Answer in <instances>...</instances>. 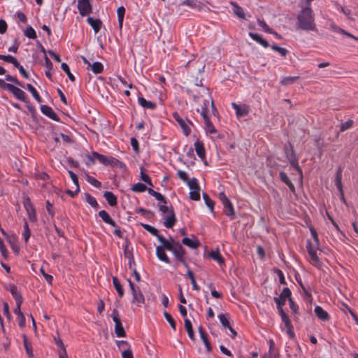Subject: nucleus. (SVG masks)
I'll return each instance as SVG.
<instances>
[{"instance_id": "1", "label": "nucleus", "mask_w": 358, "mask_h": 358, "mask_svg": "<svg viewBox=\"0 0 358 358\" xmlns=\"http://www.w3.org/2000/svg\"><path fill=\"white\" fill-rule=\"evenodd\" d=\"M297 25L300 29L315 31L316 24L312 9L307 6L303 8L297 16Z\"/></svg>"}, {"instance_id": "2", "label": "nucleus", "mask_w": 358, "mask_h": 358, "mask_svg": "<svg viewBox=\"0 0 358 358\" xmlns=\"http://www.w3.org/2000/svg\"><path fill=\"white\" fill-rule=\"evenodd\" d=\"M202 79L199 80L196 78L190 81L189 87L186 89L188 94L191 95L195 101H199L201 98H210L208 88L203 87L201 83Z\"/></svg>"}, {"instance_id": "3", "label": "nucleus", "mask_w": 358, "mask_h": 358, "mask_svg": "<svg viewBox=\"0 0 358 358\" xmlns=\"http://www.w3.org/2000/svg\"><path fill=\"white\" fill-rule=\"evenodd\" d=\"M219 199L222 201L224 206V213L230 219L235 217V210L234 206L229 199L227 197L224 192L219 194Z\"/></svg>"}, {"instance_id": "4", "label": "nucleus", "mask_w": 358, "mask_h": 358, "mask_svg": "<svg viewBox=\"0 0 358 358\" xmlns=\"http://www.w3.org/2000/svg\"><path fill=\"white\" fill-rule=\"evenodd\" d=\"M284 149L286 154V157L288 161L289 162L290 164L295 169V170L299 173V175L302 176V171L298 164L297 159L296 157L291 143H289L288 145H285Z\"/></svg>"}, {"instance_id": "5", "label": "nucleus", "mask_w": 358, "mask_h": 358, "mask_svg": "<svg viewBox=\"0 0 358 358\" xmlns=\"http://www.w3.org/2000/svg\"><path fill=\"white\" fill-rule=\"evenodd\" d=\"M162 245H159L156 248V255L159 259H160L162 262H164L167 264L170 263V259L168 257L166 254L165 253V250H167L170 251L171 249H173V244L168 240L166 239V243L168 244V247H165L164 242H161Z\"/></svg>"}, {"instance_id": "6", "label": "nucleus", "mask_w": 358, "mask_h": 358, "mask_svg": "<svg viewBox=\"0 0 358 358\" xmlns=\"http://www.w3.org/2000/svg\"><path fill=\"white\" fill-rule=\"evenodd\" d=\"M92 156L95 159H98L101 164L106 166H110L112 167H115L119 161L113 157H107L96 152H92Z\"/></svg>"}, {"instance_id": "7", "label": "nucleus", "mask_w": 358, "mask_h": 358, "mask_svg": "<svg viewBox=\"0 0 358 358\" xmlns=\"http://www.w3.org/2000/svg\"><path fill=\"white\" fill-rule=\"evenodd\" d=\"M171 243L173 244V249L170 251H172L176 257L179 259L185 266L187 267V264L183 259V256L185 255V250L182 246L179 243H175L173 238H170Z\"/></svg>"}, {"instance_id": "8", "label": "nucleus", "mask_w": 358, "mask_h": 358, "mask_svg": "<svg viewBox=\"0 0 358 358\" xmlns=\"http://www.w3.org/2000/svg\"><path fill=\"white\" fill-rule=\"evenodd\" d=\"M78 9L80 15L85 16L92 13V5L90 0H78Z\"/></svg>"}, {"instance_id": "9", "label": "nucleus", "mask_w": 358, "mask_h": 358, "mask_svg": "<svg viewBox=\"0 0 358 358\" xmlns=\"http://www.w3.org/2000/svg\"><path fill=\"white\" fill-rule=\"evenodd\" d=\"M306 248H307V251L311 258V263L314 266L320 268L322 264L319 259V257L317 255L316 250L313 248V247L310 241H308L307 245H306Z\"/></svg>"}, {"instance_id": "10", "label": "nucleus", "mask_w": 358, "mask_h": 358, "mask_svg": "<svg viewBox=\"0 0 358 358\" xmlns=\"http://www.w3.org/2000/svg\"><path fill=\"white\" fill-rule=\"evenodd\" d=\"M342 171H343L342 167L340 166L338 169V171H337V172L336 173L335 185H336L338 190L339 191L341 201L343 203H345V196H344V192H343V185H342V182H341V180H342Z\"/></svg>"}, {"instance_id": "11", "label": "nucleus", "mask_w": 358, "mask_h": 358, "mask_svg": "<svg viewBox=\"0 0 358 358\" xmlns=\"http://www.w3.org/2000/svg\"><path fill=\"white\" fill-rule=\"evenodd\" d=\"M173 117L174 118V120H176V122H178V124L180 125V127H181L182 130V132L183 134L186 136H188L190 133H191V129L190 127H189V125L186 123V122L185 121V120H183L178 113H173Z\"/></svg>"}, {"instance_id": "12", "label": "nucleus", "mask_w": 358, "mask_h": 358, "mask_svg": "<svg viewBox=\"0 0 358 358\" xmlns=\"http://www.w3.org/2000/svg\"><path fill=\"white\" fill-rule=\"evenodd\" d=\"M291 294L290 289L288 287H285L282 289L279 297L274 298V301L276 303V305L284 306L285 304L286 299H289L291 297Z\"/></svg>"}, {"instance_id": "13", "label": "nucleus", "mask_w": 358, "mask_h": 358, "mask_svg": "<svg viewBox=\"0 0 358 358\" xmlns=\"http://www.w3.org/2000/svg\"><path fill=\"white\" fill-rule=\"evenodd\" d=\"M141 225L143 227V229H145L146 231H148L149 233H150L152 236H156L157 238L160 242H164L165 247L169 246L168 244H166V238L164 236H162V235L159 234L158 230L155 227H152L148 224H143V223H141Z\"/></svg>"}, {"instance_id": "14", "label": "nucleus", "mask_w": 358, "mask_h": 358, "mask_svg": "<svg viewBox=\"0 0 358 358\" xmlns=\"http://www.w3.org/2000/svg\"><path fill=\"white\" fill-rule=\"evenodd\" d=\"M9 92H10L17 99L24 102L28 103L29 99L25 94V92L21 89L14 86L13 85L10 87Z\"/></svg>"}, {"instance_id": "15", "label": "nucleus", "mask_w": 358, "mask_h": 358, "mask_svg": "<svg viewBox=\"0 0 358 358\" xmlns=\"http://www.w3.org/2000/svg\"><path fill=\"white\" fill-rule=\"evenodd\" d=\"M201 115L203 117L205 122L206 130L210 134H215L217 132L213 123L210 121L208 115L206 114V109H203L200 112Z\"/></svg>"}, {"instance_id": "16", "label": "nucleus", "mask_w": 358, "mask_h": 358, "mask_svg": "<svg viewBox=\"0 0 358 358\" xmlns=\"http://www.w3.org/2000/svg\"><path fill=\"white\" fill-rule=\"evenodd\" d=\"M131 294L133 296L131 303H136L139 307L145 303V297L140 288L132 292Z\"/></svg>"}, {"instance_id": "17", "label": "nucleus", "mask_w": 358, "mask_h": 358, "mask_svg": "<svg viewBox=\"0 0 358 358\" xmlns=\"http://www.w3.org/2000/svg\"><path fill=\"white\" fill-rule=\"evenodd\" d=\"M164 225L166 227V228H172L176 222V215H175V213H174V210H173V208L172 206H171V209L169 210V213L168 214L167 216H166V217L164 218Z\"/></svg>"}, {"instance_id": "18", "label": "nucleus", "mask_w": 358, "mask_h": 358, "mask_svg": "<svg viewBox=\"0 0 358 358\" xmlns=\"http://www.w3.org/2000/svg\"><path fill=\"white\" fill-rule=\"evenodd\" d=\"M41 110L44 115L50 119L57 122L59 121L58 115L54 112L51 107L46 105H43L41 107Z\"/></svg>"}, {"instance_id": "19", "label": "nucleus", "mask_w": 358, "mask_h": 358, "mask_svg": "<svg viewBox=\"0 0 358 358\" xmlns=\"http://www.w3.org/2000/svg\"><path fill=\"white\" fill-rule=\"evenodd\" d=\"M231 106L236 110V115L238 117L245 116L249 113V108L245 105L239 106L235 103H232Z\"/></svg>"}, {"instance_id": "20", "label": "nucleus", "mask_w": 358, "mask_h": 358, "mask_svg": "<svg viewBox=\"0 0 358 358\" xmlns=\"http://www.w3.org/2000/svg\"><path fill=\"white\" fill-rule=\"evenodd\" d=\"M88 24L92 27L95 34L98 33L102 25V22L99 19H94L92 17H88L87 19Z\"/></svg>"}, {"instance_id": "21", "label": "nucleus", "mask_w": 358, "mask_h": 358, "mask_svg": "<svg viewBox=\"0 0 358 358\" xmlns=\"http://www.w3.org/2000/svg\"><path fill=\"white\" fill-rule=\"evenodd\" d=\"M99 216L102 219V220L106 224H110L113 227H117V224L115 221L110 217V215L104 210H102L99 212Z\"/></svg>"}, {"instance_id": "22", "label": "nucleus", "mask_w": 358, "mask_h": 358, "mask_svg": "<svg viewBox=\"0 0 358 358\" xmlns=\"http://www.w3.org/2000/svg\"><path fill=\"white\" fill-rule=\"evenodd\" d=\"M8 290L10 292L13 297L15 299L16 303H22L23 299L20 293L17 291V288L14 285L9 286Z\"/></svg>"}, {"instance_id": "23", "label": "nucleus", "mask_w": 358, "mask_h": 358, "mask_svg": "<svg viewBox=\"0 0 358 358\" xmlns=\"http://www.w3.org/2000/svg\"><path fill=\"white\" fill-rule=\"evenodd\" d=\"M205 98L206 99H203V106L201 107V109L200 110V109L197 108L196 109L197 112L200 113L201 110L205 108L206 110V114L208 115L209 100L210 99L212 111H213V113L214 115H215L217 113V110L214 105L213 100L212 99L211 97L210 98L205 97Z\"/></svg>"}, {"instance_id": "24", "label": "nucleus", "mask_w": 358, "mask_h": 358, "mask_svg": "<svg viewBox=\"0 0 358 358\" xmlns=\"http://www.w3.org/2000/svg\"><path fill=\"white\" fill-rule=\"evenodd\" d=\"M315 313L317 317L322 321H327L329 319V315L327 312L319 306L315 308Z\"/></svg>"}, {"instance_id": "25", "label": "nucleus", "mask_w": 358, "mask_h": 358, "mask_svg": "<svg viewBox=\"0 0 358 358\" xmlns=\"http://www.w3.org/2000/svg\"><path fill=\"white\" fill-rule=\"evenodd\" d=\"M195 151L197 155L201 159H203L206 157V151L203 146V143L199 141H197L194 143Z\"/></svg>"}, {"instance_id": "26", "label": "nucleus", "mask_w": 358, "mask_h": 358, "mask_svg": "<svg viewBox=\"0 0 358 358\" xmlns=\"http://www.w3.org/2000/svg\"><path fill=\"white\" fill-rule=\"evenodd\" d=\"M103 197L110 206H115L117 205V196L113 192L108 191L105 192L103 193Z\"/></svg>"}, {"instance_id": "27", "label": "nucleus", "mask_w": 358, "mask_h": 358, "mask_svg": "<svg viewBox=\"0 0 358 358\" xmlns=\"http://www.w3.org/2000/svg\"><path fill=\"white\" fill-rule=\"evenodd\" d=\"M249 36L256 42L262 45L264 48H267L269 46V44L266 40L263 38L262 36L258 34L250 32Z\"/></svg>"}, {"instance_id": "28", "label": "nucleus", "mask_w": 358, "mask_h": 358, "mask_svg": "<svg viewBox=\"0 0 358 358\" xmlns=\"http://www.w3.org/2000/svg\"><path fill=\"white\" fill-rule=\"evenodd\" d=\"M182 243L192 249H196L200 246V243L197 239L192 240L187 237L182 238Z\"/></svg>"}, {"instance_id": "29", "label": "nucleus", "mask_w": 358, "mask_h": 358, "mask_svg": "<svg viewBox=\"0 0 358 358\" xmlns=\"http://www.w3.org/2000/svg\"><path fill=\"white\" fill-rule=\"evenodd\" d=\"M279 177H280V180L289 187L291 192H295V187H294V184L291 182L289 177L285 172H282V171L280 172Z\"/></svg>"}, {"instance_id": "30", "label": "nucleus", "mask_w": 358, "mask_h": 358, "mask_svg": "<svg viewBox=\"0 0 358 358\" xmlns=\"http://www.w3.org/2000/svg\"><path fill=\"white\" fill-rule=\"evenodd\" d=\"M230 3L233 6L234 13L241 19H245V15L243 9L235 2L231 1Z\"/></svg>"}, {"instance_id": "31", "label": "nucleus", "mask_w": 358, "mask_h": 358, "mask_svg": "<svg viewBox=\"0 0 358 358\" xmlns=\"http://www.w3.org/2000/svg\"><path fill=\"white\" fill-rule=\"evenodd\" d=\"M24 206L27 209L28 216H29L30 221L35 222L36 220V212H35V209H34V206H32V204H31L29 201L28 203L24 204Z\"/></svg>"}, {"instance_id": "32", "label": "nucleus", "mask_w": 358, "mask_h": 358, "mask_svg": "<svg viewBox=\"0 0 358 358\" xmlns=\"http://www.w3.org/2000/svg\"><path fill=\"white\" fill-rule=\"evenodd\" d=\"M22 338H23V344H24V347L25 348L26 352L28 355V356L29 357V358H32L34 356V354H33L31 345L28 341V339L25 334L22 335Z\"/></svg>"}, {"instance_id": "33", "label": "nucleus", "mask_w": 358, "mask_h": 358, "mask_svg": "<svg viewBox=\"0 0 358 358\" xmlns=\"http://www.w3.org/2000/svg\"><path fill=\"white\" fill-rule=\"evenodd\" d=\"M138 101V103L143 108L154 109L156 107V105L155 103H153L150 101H147L143 97H139Z\"/></svg>"}, {"instance_id": "34", "label": "nucleus", "mask_w": 358, "mask_h": 358, "mask_svg": "<svg viewBox=\"0 0 358 358\" xmlns=\"http://www.w3.org/2000/svg\"><path fill=\"white\" fill-rule=\"evenodd\" d=\"M209 257L215 261L217 262L220 265H222L224 262L223 257L221 256L219 252V250L211 251L209 253Z\"/></svg>"}, {"instance_id": "35", "label": "nucleus", "mask_w": 358, "mask_h": 358, "mask_svg": "<svg viewBox=\"0 0 358 358\" xmlns=\"http://www.w3.org/2000/svg\"><path fill=\"white\" fill-rule=\"evenodd\" d=\"M113 284L116 291L117 292L119 296L122 297L124 294V290L117 277H113Z\"/></svg>"}, {"instance_id": "36", "label": "nucleus", "mask_w": 358, "mask_h": 358, "mask_svg": "<svg viewBox=\"0 0 358 358\" xmlns=\"http://www.w3.org/2000/svg\"><path fill=\"white\" fill-rule=\"evenodd\" d=\"M185 328L188 334L189 337L192 339H194V333L192 328V324L189 319H185Z\"/></svg>"}, {"instance_id": "37", "label": "nucleus", "mask_w": 358, "mask_h": 358, "mask_svg": "<svg viewBox=\"0 0 358 358\" xmlns=\"http://www.w3.org/2000/svg\"><path fill=\"white\" fill-rule=\"evenodd\" d=\"M124 13H125V8L124 6H120L117 8V14L119 27L120 29L122 27Z\"/></svg>"}, {"instance_id": "38", "label": "nucleus", "mask_w": 358, "mask_h": 358, "mask_svg": "<svg viewBox=\"0 0 358 358\" xmlns=\"http://www.w3.org/2000/svg\"><path fill=\"white\" fill-rule=\"evenodd\" d=\"M90 67H91L92 71L95 74L101 73L103 70V64L99 62H96L93 63L92 64H91V66H90Z\"/></svg>"}, {"instance_id": "39", "label": "nucleus", "mask_w": 358, "mask_h": 358, "mask_svg": "<svg viewBox=\"0 0 358 358\" xmlns=\"http://www.w3.org/2000/svg\"><path fill=\"white\" fill-rule=\"evenodd\" d=\"M187 275L188 276V278L190 279L191 280V283L192 285V287L194 290L196 291H199L200 289V287H199V285L196 284V280H195V278H194V273L193 272L190 270V269H188L187 271Z\"/></svg>"}, {"instance_id": "40", "label": "nucleus", "mask_w": 358, "mask_h": 358, "mask_svg": "<svg viewBox=\"0 0 358 358\" xmlns=\"http://www.w3.org/2000/svg\"><path fill=\"white\" fill-rule=\"evenodd\" d=\"M218 317L220 319L221 324L224 328L228 329L231 327L227 314H220Z\"/></svg>"}, {"instance_id": "41", "label": "nucleus", "mask_w": 358, "mask_h": 358, "mask_svg": "<svg viewBox=\"0 0 358 358\" xmlns=\"http://www.w3.org/2000/svg\"><path fill=\"white\" fill-rule=\"evenodd\" d=\"M299 78V76L285 77L280 81V83L282 85H289L296 82Z\"/></svg>"}, {"instance_id": "42", "label": "nucleus", "mask_w": 358, "mask_h": 358, "mask_svg": "<svg viewBox=\"0 0 358 358\" xmlns=\"http://www.w3.org/2000/svg\"><path fill=\"white\" fill-rule=\"evenodd\" d=\"M85 199H86V201L93 208H98L99 207V204L96 201V200L95 199L94 197H93L92 196H91L90 194L88 193H86L85 194Z\"/></svg>"}, {"instance_id": "43", "label": "nucleus", "mask_w": 358, "mask_h": 358, "mask_svg": "<svg viewBox=\"0 0 358 358\" xmlns=\"http://www.w3.org/2000/svg\"><path fill=\"white\" fill-rule=\"evenodd\" d=\"M115 332L118 337H125L126 333L122 327V323L117 324H115Z\"/></svg>"}, {"instance_id": "44", "label": "nucleus", "mask_w": 358, "mask_h": 358, "mask_svg": "<svg viewBox=\"0 0 358 358\" xmlns=\"http://www.w3.org/2000/svg\"><path fill=\"white\" fill-rule=\"evenodd\" d=\"M203 198L206 205L210 208L211 212H213L215 205L214 201L209 197V196L206 193H203Z\"/></svg>"}, {"instance_id": "45", "label": "nucleus", "mask_w": 358, "mask_h": 358, "mask_svg": "<svg viewBox=\"0 0 358 358\" xmlns=\"http://www.w3.org/2000/svg\"><path fill=\"white\" fill-rule=\"evenodd\" d=\"M147 189L146 185L141 182L134 184L131 189L134 192H143Z\"/></svg>"}, {"instance_id": "46", "label": "nucleus", "mask_w": 358, "mask_h": 358, "mask_svg": "<svg viewBox=\"0 0 358 358\" xmlns=\"http://www.w3.org/2000/svg\"><path fill=\"white\" fill-rule=\"evenodd\" d=\"M61 68L67 74V76L71 81H72V82L75 81V77L71 73L70 69L66 63H62Z\"/></svg>"}, {"instance_id": "47", "label": "nucleus", "mask_w": 358, "mask_h": 358, "mask_svg": "<svg viewBox=\"0 0 358 358\" xmlns=\"http://www.w3.org/2000/svg\"><path fill=\"white\" fill-rule=\"evenodd\" d=\"M271 48H272V50L278 52L282 57H285L288 51L287 49L284 48H281L277 45H271Z\"/></svg>"}, {"instance_id": "48", "label": "nucleus", "mask_w": 358, "mask_h": 358, "mask_svg": "<svg viewBox=\"0 0 358 358\" xmlns=\"http://www.w3.org/2000/svg\"><path fill=\"white\" fill-rule=\"evenodd\" d=\"M164 315L167 322L171 325V328L175 331L176 329V323L172 316L166 311L164 313Z\"/></svg>"}, {"instance_id": "49", "label": "nucleus", "mask_w": 358, "mask_h": 358, "mask_svg": "<svg viewBox=\"0 0 358 358\" xmlns=\"http://www.w3.org/2000/svg\"><path fill=\"white\" fill-rule=\"evenodd\" d=\"M187 182V185L189 186V187L191 190H194V189H200V187L199 185L196 178H193L189 180Z\"/></svg>"}, {"instance_id": "50", "label": "nucleus", "mask_w": 358, "mask_h": 358, "mask_svg": "<svg viewBox=\"0 0 358 358\" xmlns=\"http://www.w3.org/2000/svg\"><path fill=\"white\" fill-rule=\"evenodd\" d=\"M24 34L29 38L35 39L36 38V31L31 26L26 29Z\"/></svg>"}, {"instance_id": "51", "label": "nucleus", "mask_w": 358, "mask_h": 358, "mask_svg": "<svg viewBox=\"0 0 358 358\" xmlns=\"http://www.w3.org/2000/svg\"><path fill=\"white\" fill-rule=\"evenodd\" d=\"M86 176V180L90 183L92 185L96 187H101V182L98 181L94 178L90 176L89 174L85 173Z\"/></svg>"}, {"instance_id": "52", "label": "nucleus", "mask_w": 358, "mask_h": 358, "mask_svg": "<svg viewBox=\"0 0 358 358\" xmlns=\"http://www.w3.org/2000/svg\"><path fill=\"white\" fill-rule=\"evenodd\" d=\"M68 173H69L73 182L76 186V192H79V191H80L79 182H78V178L76 174H75L71 171H68Z\"/></svg>"}, {"instance_id": "53", "label": "nucleus", "mask_w": 358, "mask_h": 358, "mask_svg": "<svg viewBox=\"0 0 358 358\" xmlns=\"http://www.w3.org/2000/svg\"><path fill=\"white\" fill-rule=\"evenodd\" d=\"M353 120H348L347 122L342 123L340 126V132H343L344 131L351 128L353 125Z\"/></svg>"}, {"instance_id": "54", "label": "nucleus", "mask_w": 358, "mask_h": 358, "mask_svg": "<svg viewBox=\"0 0 358 358\" xmlns=\"http://www.w3.org/2000/svg\"><path fill=\"white\" fill-rule=\"evenodd\" d=\"M124 255L129 260H132V262L134 263V259L132 252L129 250V246H128L127 243L126 244V245L124 247Z\"/></svg>"}, {"instance_id": "55", "label": "nucleus", "mask_w": 358, "mask_h": 358, "mask_svg": "<svg viewBox=\"0 0 358 358\" xmlns=\"http://www.w3.org/2000/svg\"><path fill=\"white\" fill-rule=\"evenodd\" d=\"M200 189H194V190H191V192H189V198L192 199V200H194V201H199L200 200Z\"/></svg>"}, {"instance_id": "56", "label": "nucleus", "mask_w": 358, "mask_h": 358, "mask_svg": "<svg viewBox=\"0 0 358 358\" xmlns=\"http://www.w3.org/2000/svg\"><path fill=\"white\" fill-rule=\"evenodd\" d=\"M24 231L23 233V237H24L25 242H27L30 237L31 231L29 230V226H28V224L27 222H24Z\"/></svg>"}, {"instance_id": "57", "label": "nucleus", "mask_w": 358, "mask_h": 358, "mask_svg": "<svg viewBox=\"0 0 358 358\" xmlns=\"http://www.w3.org/2000/svg\"><path fill=\"white\" fill-rule=\"evenodd\" d=\"M257 22H258L259 25L263 28L264 31H266L267 33H273V30L269 28V27L266 24V23L264 20L258 19Z\"/></svg>"}, {"instance_id": "58", "label": "nucleus", "mask_w": 358, "mask_h": 358, "mask_svg": "<svg viewBox=\"0 0 358 358\" xmlns=\"http://www.w3.org/2000/svg\"><path fill=\"white\" fill-rule=\"evenodd\" d=\"M55 344L59 347V352H64V350H66V348L60 338H54Z\"/></svg>"}, {"instance_id": "59", "label": "nucleus", "mask_w": 358, "mask_h": 358, "mask_svg": "<svg viewBox=\"0 0 358 358\" xmlns=\"http://www.w3.org/2000/svg\"><path fill=\"white\" fill-rule=\"evenodd\" d=\"M112 317L115 324H117V322L118 324L122 323L120 318L119 317L118 311L116 309L113 310Z\"/></svg>"}, {"instance_id": "60", "label": "nucleus", "mask_w": 358, "mask_h": 358, "mask_svg": "<svg viewBox=\"0 0 358 358\" xmlns=\"http://www.w3.org/2000/svg\"><path fill=\"white\" fill-rule=\"evenodd\" d=\"M201 338L202 341H203V343L205 344V346H206V348L207 349V351L208 352H211L212 348H211V345L210 344V342L208 340L207 334L202 335V336H201Z\"/></svg>"}, {"instance_id": "61", "label": "nucleus", "mask_w": 358, "mask_h": 358, "mask_svg": "<svg viewBox=\"0 0 358 358\" xmlns=\"http://www.w3.org/2000/svg\"><path fill=\"white\" fill-rule=\"evenodd\" d=\"M6 80L7 81L13 82V83H15L16 85L24 87V85L22 83L18 81L15 78H14L13 76H10V75H8V74L6 75Z\"/></svg>"}, {"instance_id": "62", "label": "nucleus", "mask_w": 358, "mask_h": 358, "mask_svg": "<svg viewBox=\"0 0 358 358\" xmlns=\"http://www.w3.org/2000/svg\"><path fill=\"white\" fill-rule=\"evenodd\" d=\"M141 178L142 180H143L145 182H146L149 185L153 186L150 176L148 174L144 173L143 171H141Z\"/></svg>"}, {"instance_id": "63", "label": "nucleus", "mask_w": 358, "mask_h": 358, "mask_svg": "<svg viewBox=\"0 0 358 358\" xmlns=\"http://www.w3.org/2000/svg\"><path fill=\"white\" fill-rule=\"evenodd\" d=\"M177 176L180 180L185 182H187L189 180L188 176L184 171L179 170L177 173Z\"/></svg>"}, {"instance_id": "64", "label": "nucleus", "mask_w": 358, "mask_h": 358, "mask_svg": "<svg viewBox=\"0 0 358 358\" xmlns=\"http://www.w3.org/2000/svg\"><path fill=\"white\" fill-rule=\"evenodd\" d=\"M122 358H134L131 350L129 348L124 350L122 353Z\"/></svg>"}]
</instances>
